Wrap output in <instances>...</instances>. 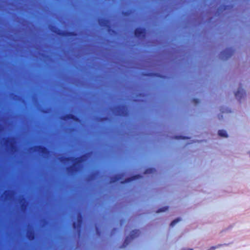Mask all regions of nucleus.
Returning <instances> with one entry per match:
<instances>
[{
	"label": "nucleus",
	"instance_id": "obj_1",
	"mask_svg": "<svg viewBox=\"0 0 250 250\" xmlns=\"http://www.w3.org/2000/svg\"><path fill=\"white\" fill-rule=\"evenodd\" d=\"M86 155H83L78 157H65L61 158V161H75L74 164L67 167L66 170L71 174H74L79 172L81 170L80 165L83 162L85 159Z\"/></svg>",
	"mask_w": 250,
	"mask_h": 250
},
{
	"label": "nucleus",
	"instance_id": "obj_2",
	"mask_svg": "<svg viewBox=\"0 0 250 250\" xmlns=\"http://www.w3.org/2000/svg\"><path fill=\"white\" fill-rule=\"evenodd\" d=\"M51 30L57 35L62 37H71L76 35V34L74 31H62L53 26H51Z\"/></svg>",
	"mask_w": 250,
	"mask_h": 250
},
{
	"label": "nucleus",
	"instance_id": "obj_3",
	"mask_svg": "<svg viewBox=\"0 0 250 250\" xmlns=\"http://www.w3.org/2000/svg\"><path fill=\"white\" fill-rule=\"evenodd\" d=\"M140 232L138 229H135L130 232V237L127 236L123 243V247H125L129 243L130 239H133L139 235Z\"/></svg>",
	"mask_w": 250,
	"mask_h": 250
},
{
	"label": "nucleus",
	"instance_id": "obj_4",
	"mask_svg": "<svg viewBox=\"0 0 250 250\" xmlns=\"http://www.w3.org/2000/svg\"><path fill=\"white\" fill-rule=\"evenodd\" d=\"M31 149H33L34 151H38L40 153H42L43 155H47L49 152V151L47 148L41 145L36 146L33 147H31Z\"/></svg>",
	"mask_w": 250,
	"mask_h": 250
},
{
	"label": "nucleus",
	"instance_id": "obj_5",
	"mask_svg": "<svg viewBox=\"0 0 250 250\" xmlns=\"http://www.w3.org/2000/svg\"><path fill=\"white\" fill-rule=\"evenodd\" d=\"M116 114L118 116H125L126 114L125 107L124 105H117L115 108Z\"/></svg>",
	"mask_w": 250,
	"mask_h": 250
},
{
	"label": "nucleus",
	"instance_id": "obj_6",
	"mask_svg": "<svg viewBox=\"0 0 250 250\" xmlns=\"http://www.w3.org/2000/svg\"><path fill=\"white\" fill-rule=\"evenodd\" d=\"M234 50L231 48H228L221 53V57L223 59H228L233 54Z\"/></svg>",
	"mask_w": 250,
	"mask_h": 250
},
{
	"label": "nucleus",
	"instance_id": "obj_7",
	"mask_svg": "<svg viewBox=\"0 0 250 250\" xmlns=\"http://www.w3.org/2000/svg\"><path fill=\"white\" fill-rule=\"evenodd\" d=\"M134 35L137 38L144 37L146 35V29L144 28L138 27L134 30Z\"/></svg>",
	"mask_w": 250,
	"mask_h": 250
},
{
	"label": "nucleus",
	"instance_id": "obj_8",
	"mask_svg": "<svg viewBox=\"0 0 250 250\" xmlns=\"http://www.w3.org/2000/svg\"><path fill=\"white\" fill-rule=\"evenodd\" d=\"M83 223V217L81 213H79L78 216V222H74L73 223V227L74 229L79 230Z\"/></svg>",
	"mask_w": 250,
	"mask_h": 250
},
{
	"label": "nucleus",
	"instance_id": "obj_9",
	"mask_svg": "<svg viewBox=\"0 0 250 250\" xmlns=\"http://www.w3.org/2000/svg\"><path fill=\"white\" fill-rule=\"evenodd\" d=\"M235 96L239 101H240L242 98L246 96V92L242 88L239 87L235 93Z\"/></svg>",
	"mask_w": 250,
	"mask_h": 250
},
{
	"label": "nucleus",
	"instance_id": "obj_10",
	"mask_svg": "<svg viewBox=\"0 0 250 250\" xmlns=\"http://www.w3.org/2000/svg\"><path fill=\"white\" fill-rule=\"evenodd\" d=\"M98 22L99 24L102 27L105 28L109 27V21L106 19L101 18L99 19Z\"/></svg>",
	"mask_w": 250,
	"mask_h": 250
},
{
	"label": "nucleus",
	"instance_id": "obj_11",
	"mask_svg": "<svg viewBox=\"0 0 250 250\" xmlns=\"http://www.w3.org/2000/svg\"><path fill=\"white\" fill-rule=\"evenodd\" d=\"M141 177H142V176L139 174L131 176V177L125 179L124 181L122 182V183H128L133 180L139 179Z\"/></svg>",
	"mask_w": 250,
	"mask_h": 250
},
{
	"label": "nucleus",
	"instance_id": "obj_12",
	"mask_svg": "<svg viewBox=\"0 0 250 250\" xmlns=\"http://www.w3.org/2000/svg\"><path fill=\"white\" fill-rule=\"evenodd\" d=\"M27 237L29 240H34L36 238V235L33 230H28L27 233Z\"/></svg>",
	"mask_w": 250,
	"mask_h": 250
},
{
	"label": "nucleus",
	"instance_id": "obj_13",
	"mask_svg": "<svg viewBox=\"0 0 250 250\" xmlns=\"http://www.w3.org/2000/svg\"><path fill=\"white\" fill-rule=\"evenodd\" d=\"M218 135L223 137H228V135L226 130H219L218 132Z\"/></svg>",
	"mask_w": 250,
	"mask_h": 250
},
{
	"label": "nucleus",
	"instance_id": "obj_14",
	"mask_svg": "<svg viewBox=\"0 0 250 250\" xmlns=\"http://www.w3.org/2000/svg\"><path fill=\"white\" fill-rule=\"evenodd\" d=\"M72 114H67L63 116L61 119L64 121L70 120Z\"/></svg>",
	"mask_w": 250,
	"mask_h": 250
},
{
	"label": "nucleus",
	"instance_id": "obj_15",
	"mask_svg": "<svg viewBox=\"0 0 250 250\" xmlns=\"http://www.w3.org/2000/svg\"><path fill=\"white\" fill-rule=\"evenodd\" d=\"M155 168H149L146 169L144 173L145 174H150V173H153L154 172H155Z\"/></svg>",
	"mask_w": 250,
	"mask_h": 250
},
{
	"label": "nucleus",
	"instance_id": "obj_16",
	"mask_svg": "<svg viewBox=\"0 0 250 250\" xmlns=\"http://www.w3.org/2000/svg\"><path fill=\"white\" fill-rule=\"evenodd\" d=\"M181 220V219L179 218H176L175 219V220H173L170 224V226L171 227H173V226H175V225L178 223V222H179Z\"/></svg>",
	"mask_w": 250,
	"mask_h": 250
},
{
	"label": "nucleus",
	"instance_id": "obj_17",
	"mask_svg": "<svg viewBox=\"0 0 250 250\" xmlns=\"http://www.w3.org/2000/svg\"><path fill=\"white\" fill-rule=\"evenodd\" d=\"M120 175H115V176H114L113 177V178L111 180V181L112 182H116V181H118L120 179Z\"/></svg>",
	"mask_w": 250,
	"mask_h": 250
},
{
	"label": "nucleus",
	"instance_id": "obj_18",
	"mask_svg": "<svg viewBox=\"0 0 250 250\" xmlns=\"http://www.w3.org/2000/svg\"><path fill=\"white\" fill-rule=\"evenodd\" d=\"M168 208V207H165L162 208H159L157 211V212H164L166 210H167Z\"/></svg>",
	"mask_w": 250,
	"mask_h": 250
},
{
	"label": "nucleus",
	"instance_id": "obj_19",
	"mask_svg": "<svg viewBox=\"0 0 250 250\" xmlns=\"http://www.w3.org/2000/svg\"><path fill=\"white\" fill-rule=\"evenodd\" d=\"M13 139V138H9V137H7L6 138H5V143L6 145H8L9 144H11V142H12V140Z\"/></svg>",
	"mask_w": 250,
	"mask_h": 250
},
{
	"label": "nucleus",
	"instance_id": "obj_20",
	"mask_svg": "<svg viewBox=\"0 0 250 250\" xmlns=\"http://www.w3.org/2000/svg\"><path fill=\"white\" fill-rule=\"evenodd\" d=\"M11 191L10 190H5L4 191V194H5L6 198H7L9 196Z\"/></svg>",
	"mask_w": 250,
	"mask_h": 250
},
{
	"label": "nucleus",
	"instance_id": "obj_21",
	"mask_svg": "<svg viewBox=\"0 0 250 250\" xmlns=\"http://www.w3.org/2000/svg\"><path fill=\"white\" fill-rule=\"evenodd\" d=\"M73 121H75V122H78L80 121V119L79 117H78L77 116L74 115V118L72 120Z\"/></svg>",
	"mask_w": 250,
	"mask_h": 250
},
{
	"label": "nucleus",
	"instance_id": "obj_22",
	"mask_svg": "<svg viewBox=\"0 0 250 250\" xmlns=\"http://www.w3.org/2000/svg\"><path fill=\"white\" fill-rule=\"evenodd\" d=\"M175 138L176 139H186L187 138L185 137H183L182 136H175Z\"/></svg>",
	"mask_w": 250,
	"mask_h": 250
},
{
	"label": "nucleus",
	"instance_id": "obj_23",
	"mask_svg": "<svg viewBox=\"0 0 250 250\" xmlns=\"http://www.w3.org/2000/svg\"><path fill=\"white\" fill-rule=\"evenodd\" d=\"M220 246L221 245H218V246H212V247H211L208 250H214L217 248L220 247Z\"/></svg>",
	"mask_w": 250,
	"mask_h": 250
},
{
	"label": "nucleus",
	"instance_id": "obj_24",
	"mask_svg": "<svg viewBox=\"0 0 250 250\" xmlns=\"http://www.w3.org/2000/svg\"><path fill=\"white\" fill-rule=\"evenodd\" d=\"M130 14V12H128V11H126V12H123V15L125 16H128Z\"/></svg>",
	"mask_w": 250,
	"mask_h": 250
},
{
	"label": "nucleus",
	"instance_id": "obj_25",
	"mask_svg": "<svg viewBox=\"0 0 250 250\" xmlns=\"http://www.w3.org/2000/svg\"><path fill=\"white\" fill-rule=\"evenodd\" d=\"M193 101L195 104H198L199 102V100L198 99H193Z\"/></svg>",
	"mask_w": 250,
	"mask_h": 250
},
{
	"label": "nucleus",
	"instance_id": "obj_26",
	"mask_svg": "<svg viewBox=\"0 0 250 250\" xmlns=\"http://www.w3.org/2000/svg\"><path fill=\"white\" fill-rule=\"evenodd\" d=\"M26 207V205L25 204V203H23L21 204V207L22 208H24Z\"/></svg>",
	"mask_w": 250,
	"mask_h": 250
},
{
	"label": "nucleus",
	"instance_id": "obj_27",
	"mask_svg": "<svg viewBox=\"0 0 250 250\" xmlns=\"http://www.w3.org/2000/svg\"><path fill=\"white\" fill-rule=\"evenodd\" d=\"M106 119H107V118L104 117V118H102L101 119V120H102V121H104V120H106Z\"/></svg>",
	"mask_w": 250,
	"mask_h": 250
},
{
	"label": "nucleus",
	"instance_id": "obj_28",
	"mask_svg": "<svg viewBox=\"0 0 250 250\" xmlns=\"http://www.w3.org/2000/svg\"><path fill=\"white\" fill-rule=\"evenodd\" d=\"M74 115L72 114V116H71V119H70V120H73V118H74Z\"/></svg>",
	"mask_w": 250,
	"mask_h": 250
},
{
	"label": "nucleus",
	"instance_id": "obj_29",
	"mask_svg": "<svg viewBox=\"0 0 250 250\" xmlns=\"http://www.w3.org/2000/svg\"><path fill=\"white\" fill-rule=\"evenodd\" d=\"M11 149L13 150V149L14 148V146L13 145H11Z\"/></svg>",
	"mask_w": 250,
	"mask_h": 250
},
{
	"label": "nucleus",
	"instance_id": "obj_30",
	"mask_svg": "<svg viewBox=\"0 0 250 250\" xmlns=\"http://www.w3.org/2000/svg\"><path fill=\"white\" fill-rule=\"evenodd\" d=\"M43 112H44V113H46V111H43Z\"/></svg>",
	"mask_w": 250,
	"mask_h": 250
},
{
	"label": "nucleus",
	"instance_id": "obj_31",
	"mask_svg": "<svg viewBox=\"0 0 250 250\" xmlns=\"http://www.w3.org/2000/svg\"><path fill=\"white\" fill-rule=\"evenodd\" d=\"M1 127V125L0 124V127Z\"/></svg>",
	"mask_w": 250,
	"mask_h": 250
}]
</instances>
